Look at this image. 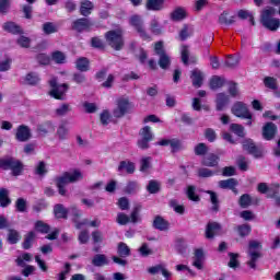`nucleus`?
I'll return each instance as SVG.
<instances>
[{"label":"nucleus","instance_id":"60","mask_svg":"<svg viewBox=\"0 0 280 280\" xmlns=\"http://www.w3.org/2000/svg\"><path fill=\"white\" fill-rule=\"evenodd\" d=\"M186 194H187V198L192 200V202H200V197L196 195V187L188 186Z\"/></svg>","mask_w":280,"mask_h":280},{"label":"nucleus","instance_id":"62","mask_svg":"<svg viewBox=\"0 0 280 280\" xmlns=\"http://www.w3.org/2000/svg\"><path fill=\"white\" fill-rule=\"evenodd\" d=\"M230 130H232V132H234V135H237V137H245L244 127L242 125L232 124L230 126Z\"/></svg>","mask_w":280,"mask_h":280},{"label":"nucleus","instance_id":"27","mask_svg":"<svg viewBox=\"0 0 280 280\" xmlns=\"http://www.w3.org/2000/svg\"><path fill=\"white\" fill-rule=\"evenodd\" d=\"M57 137L60 141L69 139V127L67 122H61L57 129Z\"/></svg>","mask_w":280,"mask_h":280},{"label":"nucleus","instance_id":"1","mask_svg":"<svg viewBox=\"0 0 280 280\" xmlns=\"http://www.w3.org/2000/svg\"><path fill=\"white\" fill-rule=\"evenodd\" d=\"M82 178H84V175H82V172L78 170H74L72 173L66 172L62 176L57 177L55 183L59 195L67 196V189L65 187H67L69 183H78L79 180H82Z\"/></svg>","mask_w":280,"mask_h":280},{"label":"nucleus","instance_id":"4","mask_svg":"<svg viewBox=\"0 0 280 280\" xmlns=\"http://www.w3.org/2000/svg\"><path fill=\"white\" fill-rule=\"evenodd\" d=\"M261 243L258 241H250L248 245V258L249 261H247V266L255 270L257 268V261L261 259Z\"/></svg>","mask_w":280,"mask_h":280},{"label":"nucleus","instance_id":"25","mask_svg":"<svg viewBox=\"0 0 280 280\" xmlns=\"http://www.w3.org/2000/svg\"><path fill=\"white\" fill-rule=\"evenodd\" d=\"M90 65H91V61H89V58L86 57H81L75 61V67L78 71H81L82 73L89 71Z\"/></svg>","mask_w":280,"mask_h":280},{"label":"nucleus","instance_id":"55","mask_svg":"<svg viewBox=\"0 0 280 280\" xmlns=\"http://www.w3.org/2000/svg\"><path fill=\"white\" fill-rule=\"evenodd\" d=\"M15 209L19 211V213H25L27 211V200L24 198H19L15 201Z\"/></svg>","mask_w":280,"mask_h":280},{"label":"nucleus","instance_id":"8","mask_svg":"<svg viewBox=\"0 0 280 280\" xmlns=\"http://www.w3.org/2000/svg\"><path fill=\"white\" fill-rule=\"evenodd\" d=\"M130 25L135 27L136 32L139 34L140 38H142V40H150V34H148V31H145L141 15H132L130 18Z\"/></svg>","mask_w":280,"mask_h":280},{"label":"nucleus","instance_id":"9","mask_svg":"<svg viewBox=\"0 0 280 280\" xmlns=\"http://www.w3.org/2000/svg\"><path fill=\"white\" fill-rule=\"evenodd\" d=\"M231 110L235 115V117H240L241 119H253V114H250L246 104L242 102H236L232 106Z\"/></svg>","mask_w":280,"mask_h":280},{"label":"nucleus","instance_id":"21","mask_svg":"<svg viewBox=\"0 0 280 280\" xmlns=\"http://www.w3.org/2000/svg\"><path fill=\"white\" fill-rule=\"evenodd\" d=\"M153 229L158 231H167L170 229V222L161 215H156L153 220Z\"/></svg>","mask_w":280,"mask_h":280},{"label":"nucleus","instance_id":"11","mask_svg":"<svg viewBox=\"0 0 280 280\" xmlns=\"http://www.w3.org/2000/svg\"><path fill=\"white\" fill-rule=\"evenodd\" d=\"M16 141L21 143H25L32 139V129H30L26 125H20L15 132Z\"/></svg>","mask_w":280,"mask_h":280},{"label":"nucleus","instance_id":"24","mask_svg":"<svg viewBox=\"0 0 280 280\" xmlns=\"http://www.w3.org/2000/svg\"><path fill=\"white\" fill-rule=\"evenodd\" d=\"M190 79L192 80V86H195L196 89H200V86H202L203 75L200 70H192Z\"/></svg>","mask_w":280,"mask_h":280},{"label":"nucleus","instance_id":"37","mask_svg":"<svg viewBox=\"0 0 280 280\" xmlns=\"http://www.w3.org/2000/svg\"><path fill=\"white\" fill-rule=\"evenodd\" d=\"M219 187L221 189H235V187H237V179L229 178V179L220 180Z\"/></svg>","mask_w":280,"mask_h":280},{"label":"nucleus","instance_id":"45","mask_svg":"<svg viewBox=\"0 0 280 280\" xmlns=\"http://www.w3.org/2000/svg\"><path fill=\"white\" fill-rule=\"evenodd\" d=\"M35 231L38 233L47 234L49 231H51V226H49V224L45 223L44 221H37L35 222Z\"/></svg>","mask_w":280,"mask_h":280},{"label":"nucleus","instance_id":"23","mask_svg":"<svg viewBox=\"0 0 280 280\" xmlns=\"http://www.w3.org/2000/svg\"><path fill=\"white\" fill-rule=\"evenodd\" d=\"M4 32H9L10 34H23V28L14 22H5L2 25Z\"/></svg>","mask_w":280,"mask_h":280},{"label":"nucleus","instance_id":"42","mask_svg":"<svg viewBox=\"0 0 280 280\" xmlns=\"http://www.w3.org/2000/svg\"><path fill=\"white\" fill-rule=\"evenodd\" d=\"M238 205L242 209H248L250 205H253V199L250 195L244 194L240 197Z\"/></svg>","mask_w":280,"mask_h":280},{"label":"nucleus","instance_id":"28","mask_svg":"<svg viewBox=\"0 0 280 280\" xmlns=\"http://www.w3.org/2000/svg\"><path fill=\"white\" fill-rule=\"evenodd\" d=\"M258 191L260 194H268L269 198H277V194H279L278 189L272 191V188H269L266 183L258 184Z\"/></svg>","mask_w":280,"mask_h":280},{"label":"nucleus","instance_id":"39","mask_svg":"<svg viewBox=\"0 0 280 280\" xmlns=\"http://www.w3.org/2000/svg\"><path fill=\"white\" fill-rule=\"evenodd\" d=\"M219 23L220 25H233V23H235V16L229 19V11H223L219 15Z\"/></svg>","mask_w":280,"mask_h":280},{"label":"nucleus","instance_id":"50","mask_svg":"<svg viewBox=\"0 0 280 280\" xmlns=\"http://www.w3.org/2000/svg\"><path fill=\"white\" fill-rule=\"evenodd\" d=\"M25 82L26 84L34 86L40 82V78L36 74V72H30L25 77Z\"/></svg>","mask_w":280,"mask_h":280},{"label":"nucleus","instance_id":"40","mask_svg":"<svg viewBox=\"0 0 280 280\" xmlns=\"http://www.w3.org/2000/svg\"><path fill=\"white\" fill-rule=\"evenodd\" d=\"M42 30L44 34L49 36L50 34H56L58 32V25H56L54 22H46L43 24Z\"/></svg>","mask_w":280,"mask_h":280},{"label":"nucleus","instance_id":"2","mask_svg":"<svg viewBox=\"0 0 280 280\" xmlns=\"http://www.w3.org/2000/svg\"><path fill=\"white\" fill-rule=\"evenodd\" d=\"M24 167L23 162L12 155L0 158V170H10L12 176H21Z\"/></svg>","mask_w":280,"mask_h":280},{"label":"nucleus","instance_id":"63","mask_svg":"<svg viewBox=\"0 0 280 280\" xmlns=\"http://www.w3.org/2000/svg\"><path fill=\"white\" fill-rule=\"evenodd\" d=\"M140 136L142 139H147L148 141H152L153 135H152V129L150 126H145L144 128L141 129Z\"/></svg>","mask_w":280,"mask_h":280},{"label":"nucleus","instance_id":"10","mask_svg":"<svg viewBox=\"0 0 280 280\" xmlns=\"http://www.w3.org/2000/svg\"><path fill=\"white\" fill-rule=\"evenodd\" d=\"M91 27H93V23H91V20L86 18L78 19L72 23V30H74V32H79V34H82V32H89Z\"/></svg>","mask_w":280,"mask_h":280},{"label":"nucleus","instance_id":"61","mask_svg":"<svg viewBox=\"0 0 280 280\" xmlns=\"http://www.w3.org/2000/svg\"><path fill=\"white\" fill-rule=\"evenodd\" d=\"M207 194H209L210 196V200L212 202V211H218L219 209V200H218V194H215V191L213 190H208Z\"/></svg>","mask_w":280,"mask_h":280},{"label":"nucleus","instance_id":"33","mask_svg":"<svg viewBox=\"0 0 280 280\" xmlns=\"http://www.w3.org/2000/svg\"><path fill=\"white\" fill-rule=\"evenodd\" d=\"M229 104V95L219 93L217 95V110H224V106Z\"/></svg>","mask_w":280,"mask_h":280},{"label":"nucleus","instance_id":"3","mask_svg":"<svg viewBox=\"0 0 280 280\" xmlns=\"http://www.w3.org/2000/svg\"><path fill=\"white\" fill-rule=\"evenodd\" d=\"M277 14V9L272 7H268L261 12L260 23L270 32H277L280 27V20L277 18H272Z\"/></svg>","mask_w":280,"mask_h":280},{"label":"nucleus","instance_id":"43","mask_svg":"<svg viewBox=\"0 0 280 280\" xmlns=\"http://www.w3.org/2000/svg\"><path fill=\"white\" fill-rule=\"evenodd\" d=\"M230 261L228 262L229 268H233L235 270L236 268H240V254L235 253H229Z\"/></svg>","mask_w":280,"mask_h":280},{"label":"nucleus","instance_id":"20","mask_svg":"<svg viewBox=\"0 0 280 280\" xmlns=\"http://www.w3.org/2000/svg\"><path fill=\"white\" fill-rule=\"evenodd\" d=\"M95 5L90 0H82L80 3V14L81 16H90L93 12Z\"/></svg>","mask_w":280,"mask_h":280},{"label":"nucleus","instance_id":"17","mask_svg":"<svg viewBox=\"0 0 280 280\" xmlns=\"http://www.w3.org/2000/svg\"><path fill=\"white\" fill-rule=\"evenodd\" d=\"M220 163V156H218L214 153H209L206 156H203L201 164L206 167H218V164Z\"/></svg>","mask_w":280,"mask_h":280},{"label":"nucleus","instance_id":"34","mask_svg":"<svg viewBox=\"0 0 280 280\" xmlns=\"http://www.w3.org/2000/svg\"><path fill=\"white\" fill-rule=\"evenodd\" d=\"M147 10L159 12L163 10V0H147Z\"/></svg>","mask_w":280,"mask_h":280},{"label":"nucleus","instance_id":"57","mask_svg":"<svg viewBox=\"0 0 280 280\" xmlns=\"http://www.w3.org/2000/svg\"><path fill=\"white\" fill-rule=\"evenodd\" d=\"M25 261H32V254L24 253L15 259V264H18V266L21 268L25 267Z\"/></svg>","mask_w":280,"mask_h":280},{"label":"nucleus","instance_id":"51","mask_svg":"<svg viewBox=\"0 0 280 280\" xmlns=\"http://www.w3.org/2000/svg\"><path fill=\"white\" fill-rule=\"evenodd\" d=\"M240 56L230 55L228 56V59L225 61V67H229L230 69H235V67L240 65Z\"/></svg>","mask_w":280,"mask_h":280},{"label":"nucleus","instance_id":"58","mask_svg":"<svg viewBox=\"0 0 280 280\" xmlns=\"http://www.w3.org/2000/svg\"><path fill=\"white\" fill-rule=\"evenodd\" d=\"M139 211H141V206H136L129 218L132 224H137V222H141V217H139Z\"/></svg>","mask_w":280,"mask_h":280},{"label":"nucleus","instance_id":"35","mask_svg":"<svg viewBox=\"0 0 280 280\" xmlns=\"http://www.w3.org/2000/svg\"><path fill=\"white\" fill-rule=\"evenodd\" d=\"M187 16V12L184 8L177 7L172 13H171V20L172 21H183Z\"/></svg>","mask_w":280,"mask_h":280},{"label":"nucleus","instance_id":"44","mask_svg":"<svg viewBox=\"0 0 280 280\" xmlns=\"http://www.w3.org/2000/svg\"><path fill=\"white\" fill-rule=\"evenodd\" d=\"M170 207L175 211V213H179V215H183L185 213V206L179 205L178 200L176 199H171L168 201Z\"/></svg>","mask_w":280,"mask_h":280},{"label":"nucleus","instance_id":"5","mask_svg":"<svg viewBox=\"0 0 280 280\" xmlns=\"http://www.w3.org/2000/svg\"><path fill=\"white\" fill-rule=\"evenodd\" d=\"M106 43L115 49V51H121L124 49V36L119 31H109L105 34Z\"/></svg>","mask_w":280,"mask_h":280},{"label":"nucleus","instance_id":"32","mask_svg":"<svg viewBox=\"0 0 280 280\" xmlns=\"http://www.w3.org/2000/svg\"><path fill=\"white\" fill-rule=\"evenodd\" d=\"M149 30L154 36H161V34H163V27H161L156 19L151 20Z\"/></svg>","mask_w":280,"mask_h":280},{"label":"nucleus","instance_id":"64","mask_svg":"<svg viewBox=\"0 0 280 280\" xmlns=\"http://www.w3.org/2000/svg\"><path fill=\"white\" fill-rule=\"evenodd\" d=\"M182 62L184 65H189V46H182Z\"/></svg>","mask_w":280,"mask_h":280},{"label":"nucleus","instance_id":"36","mask_svg":"<svg viewBox=\"0 0 280 280\" xmlns=\"http://www.w3.org/2000/svg\"><path fill=\"white\" fill-rule=\"evenodd\" d=\"M152 170V156H144L140 160V172L144 174Z\"/></svg>","mask_w":280,"mask_h":280},{"label":"nucleus","instance_id":"19","mask_svg":"<svg viewBox=\"0 0 280 280\" xmlns=\"http://www.w3.org/2000/svg\"><path fill=\"white\" fill-rule=\"evenodd\" d=\"M243 150L248 152V154H253L254 156H261V152H259V149L255 145V142L253 140L248 139L243 141Z\"/></svg>","mask_w":280,"mask_h":280},{"label":"nucleus","instance_id":"14","mask_svg":"<svg viewBox=\"0 0 280 280\" xmlns=\"http://www.w3.org/2000/svg\"><path fill=\"white\" fill-rule=\"evenodd\" d=\"M68 213L73 217L72 220L75 224V229H82V226H84V224H88V222H89L88 220H83L82 222H80L81 213H80V210L78 209V207H75V206L70 207L68 209Z\"/></svg>","mask_w":280,"mask_h":280},{"label":"nucleus","instance_id":"49","mask_svg":"<svg viewBox=\"0 0 280 280\" xmlns=\"http://www.w3.org/2000/svg\"><path fill=\"white\" fill-rule=\"evenodd\" d=\"M35 237H36V234H34V232L27 233V235L24 237V242L22 245L24 250H30V248H32V242H34Z\"/></svg>","mask_w":280,"mask_h":280},{"label":"nucleus","instance_id":"12","mask_svg":"<svg viewBox=\"0 0 280 280\" xmlns=\"http://www.w3.org/2000/svg\"><path fill=\"white\" fill-rule=\"evenodd\" d=\"M128 110H130V103L126 98H120L117 102V107L114 109L113 115L119 119L124 117Z\"/></svg>","mask_w":280,"mask_h":280},{"label":"nucleus","instance_id":"13","mask_svg":"<svg viewBox=\"0 0 280 280\" xmlns=\"http://www.w3.org/2000/svg\"><path fill=\"white\" fill-rule=\"evenodd\" d=\"M277 135V125L275 122H267L262 128V137L266 141H272Z\"/></svg>","mask_w":280,"mask_h":280},{"label":"nucleus","instance_id":"46","mask_svg":"<svg viewBox=\"0 0 280 280\" xmlns=\"http://www.w3.org/2000/svg\"><path fill=\"white\" fill-rule=\"evenodd\" d=\"M51 58L57 65H65V60H67V56L60 50L54 51Z\"/></svg>","mask_w":280,"mask_h":280},{"label":"nucleus","instance_id":"59","mask_svg":"<svg viewBox=\"0 0 280 280\" xmlns=\"http://www.w3.org/2000/svg\"><path fill=\"white\" fill-rule=\"evenodd\" d=\"M161 184H159V182L156 180H150L147 186V190L149 191V194H159Z\"/></svg>","mask_w":280,"mask_h":280},{"label":"nucleus","instance_id":"22","mask_svg":"<svg viewBox=\"0 0 280 280\" xmlns=\"http://www.w3.org/2000/svg\"><path fill=\"white\" fill-rule=\"evenodd\" d=\"M135 163L130 162V161H121L118 165V172L119 174H124V172L126 174H135Z\"/></svg>","mask_w":280,"mask_h":280},{"label":"nucleus","instance_id":"52","mask_svg":"<svg viewBox=\"0 0 280 280\" xmlns=\"http://www.w3.org/2000/svg\"><path fill=\"white\" fill-rule=\"evenodd\" d=\"M117 253L119 257H130V247L126 243H119Z\"/></svg>","mask_w":280,"mask_h":280},{"label":"nucleus","instance_id":"31","mask_svg":"<svg viewBox=\"0 0 280 280\" xmlns=\"http://www.w3.org/2000/svg\"><path fill=\"white\" fill-rule=\"evenodd\" d=\"M56 128H54V124L51 121H46L37 126V132L39 135H48V132H54Z\"/></svg>","mask_w":280,"mask_h":280},{"label":"nucleus","instance_id":"29","mask_svg":"<svg viewBox=\"0 0 280 280\" xmlns=\"http://www.w3.org/2000/svg\"><path fill=\"white\" fill-rule=\"evenodd\" d=\"M55 218L67 220V215L69 214L68 210L65 208L63 205L57 203L54 207Z\"/></svg>","mask_w":280,"mask_h":280},{"label":"nucleus","instance_id":"38","mask_svg":"<svg viewBox=\"0 0 280 280\" xmlns=\"http://www.w3.org/2000/svg\"><path fill=\"white\" fill-rule=\"evenodd\" d=\"M7 240L9 244H19V242L21 241V234L14 229H9Z\"/></svg>","mask_w":280,"mask_h":280},{"label":"nucleus","instance_id":"53","mask_svg":"<svg viewBox=\"0 0 280 280\" xmlns=\"http://www.w3.org/2000/svg\"><path fill=\"white\" fill-rule=\"evenodd\" d=\"M222 86H224V79L220 77H213L211 79L210 89H212V91H215V89H222Z\"/></svg>","mask_w":280,"mask_h":280},{"label":"nucleus","instance_id":"47","mask_svg":"<svg viewBox=\"0 0 280 280\" xmlns=\"http://www.w3.org/2000/svg\"><path fill=\"white\" fill-rule=\"evenodd\" d=\"M236 231L240 235V237H246L250 235L252 228L249 224H241L236 226Z\"/></svg>","mask_w":280,"mask_h":280},{"label":"nucleus","instance_id":"48","mask_svg":"<svg viewBox=\"0 0 280 280\" xmlns=\"http://www.w3.org/2000/svg\"><path fill=\"white\" fill-rule=\"evenodd\" d=\"M264 84L267 89H270L271 91H277L279 89V85H277V79L272 77H266L264 79Z\"/></svg>","mask_w":280,"mask_h":280},{"label":"nucleus","instance_id":"6","mask_svg":"<svg viewBox=\"0 0 280 280\" xmlns=\"http://www.w3.org/2000/svg\"><path fill=\"white\" fill-rule=\"evenodd\" d=\"M49 85L51 88L49 92L50 97H54L55 100H65V95L67 91H69V84L67 83L58 84V79L52 78L49 81Z\"/></svg>","mask_w":280,"mask_h":280},{"label":"nucleus","instance_id":"54","mask_svg":"<svg viewBox=\"0 0 280 280\" xmlns=\"http://www.w3.org/2000/svg\"><path fill=\"white\" fill-rule=\"evenodd\" d=\"M208 152H209V147H207L206 143L200 142L195 147L196 156H205V154H207Z\"/></svg>","mask_w":280,"mask_h":280},{"label":"nucleus","instance_id":"26","mask_svg":"<svg viewBox=\"0 0 280 280\" xmlns=\"http://www.w3.org/2000/svg\"><path fill=\"white\" fill-rule=\"evenodd\" d=\"M12 203L10 199V190L5 188L0 189V207L5 208Z\"/></svg>","mask_w":280,"mask_h":280},{"label":"nucleus","instance_id":"15","mask_svg":"<svg viewBox=\"0 0 280 280\" xmlns=\"http://www.w3.org/2000/svg\"><path fill=\"white\" fill-rule=\"evenodd\" d=\"M148 272L149 275H159V272H161L164 279H172V271L167 270V268H165V265L162 264L150 267L148 269Z\"/></svg>","mask_w":280,"mask_h":280},{"label":"nucleus","instance_id":"7","mask_svg":"<svg viewBox=\"0 0 280 280\" xmlns=\"http://www.w3.org/2000/svg\"><path fill=\"white\" fill-rule=\"evenodd\" d=\"M154 51L156 56H159L158 65L161 69H170V65H172V59L170 55L165 51V47L163 46V42L155 43Z\"/></svg>","mask_w":280,"mask_h":280},{"label":"nucleus","instance_id":"30","mask_svg":"<svg viewBox=\"0 0 280 280\" xmlns=\"http://www.w3.org/2000/svg\"><path fill=\"white\" fill-rule=\"evenodd\" d=\"M205 260V252L202 249H196L195 250V260L192 262V266L195 268H198V270H202V261Z\"/></svg>","mask_w":280,"mask_h":280},{"label":"nucleus","instance_id":"18","mask_svg":"<svg viewBox=\"0 0 280 280\" xmlns=\"http://www.w3.org/2000/svg\"><path fill=\"white\" fill-rule=\"evenodd\" d=\"M220 224L215 222H209L206 226V238L213 240L217 233H220Z\"/></svg>","mask_w":280,"mask_h":280},{"label":"nucleus","instance_id":"16","mask_svg":"<svg viewBox=\"0 0 280 280\" xmlns=\"http://www.w3.org/2000/svg\"><path fill=\"white\" fill-rule=\"evenodd\" d=\"M92 266H95V268H103V266H108L110 264V260H108V256L104 254H95L91 261Z\"/></svg>","mask_w":280,"mask_h":280},{"label":"nucleus","instance_id":"56","mask_svg":"<svg viewBox=\"0 0 280 280\" xmlns=\"http://www.w3.org/2000/svg\"><path fill=\"white\" fill-rule=\"evenodd\" d=\"M139 191V183L137 182H128L127 186L125 187V194L133 195Z\"/></svg>","mask_w":280,"mask_h":280},{"label":"nucleus","instance_id":"41","mask_svg":"<svg viewBox=\"0 0 280 280\" xmlns=\"http://www.w3.org/2000/svg\"><path fill=\"white\" fill-rule=\"evenodd\" d=\"M189 36H194V26H189V25L185 24L179 32V39L187 40V38H189Z\"/></svg>","mask_w":280,"mask_h":280}]
</instances>
